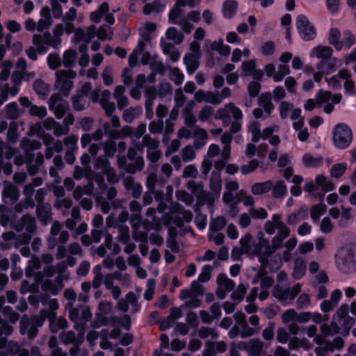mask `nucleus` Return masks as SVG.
Instances as JSON below:
<instances>
[{"mask_svg":"<svg viewBox=\"0 0 356 356\" xmlns=\"http://www.w3.org/2000/svg\"><path fill=\"white\" fill-rule=\"evenodd\" d=\"M64 26L63 24H56L53 29L54 36L48 31L42 34H34L32 42L35 46L38 47L39 54H44L47 52L48 47L51 46L57 49L61 43L60 36L63 35Z\"/></svg>","mask_w":356,"mask_h":356,"instance_id":"f257e3e1","label":"nucleus"},{"mask_svg":"<svg viewBox=\"0 0 356 356\" xmlns=\"http://www.w3.org/2000/svg\"><path fill=\"white\" fill-rule=\"evenodd\" d=\"M11 227L17 232L26 230L25 233L19 234L17 237V245H26L32 238V235L37 231V225L35 218L30 214L23 215L19 219L11 222Z\"/></svg>","mask_w":356,"mask_h":356,"instance_id":"f03ea898","label":"nucleus"},{"mask_svg":"<svg viewBox=\"0 0 356 356\" xmlns=\"http://www.w3.org/2000/svg\"><path fill=\"white\" fill-rule=\"evenodd\" d=\"M348 305L343 304L333 315L331 326L334 333H341L345 337L349 334L350 330L355 325V319L348 316Z\"/></svg>","mask_w":356,"mask_h":356,"instance_id":"7ed1b4c3","label":"nucleus"},{"mask_svg":"<svg viewBox=\"0 0 356 356\" xmlns=\"http://www.w3.org/2000/svg\"><path fill=\"white\" fill-rule=\"evenodd\" d=\"M70 319L74 323V327L77 330H83L86 323L91 320L92 313L88 306L81 304L76 307H69Z\"/></svg>","mask_w":356,"mask_h":356,"instance_id":"20e7f679","label":"nucleus"},{"mask_svg":"<svg viewBox=\"0 0 356 356\" xmlns=\"http://www.w3.org/2000/svg\"><path fill=\"white\" fill-rule=\"evenodd\" d=\"M353 140V133L350 128L345 124H338L333 131V142L334 145L341 149L348 147Z\"/></svg>","mask_w":356,"mask_h":356,"instance_id":"39448f33","label":"nucleus"},{"mask_svg":"<svg viewBox=\"0 0 356 356\" xmlns=\"http://www.w3.org/2000/svg\"><path fill=\"white\" fill-rule=\"evenodd\" d=\"M76 72L70 69L60 70L56 72L55 86L60 88V92L67 97L73 86V82L69 79L75 78Z\"/></svg>","mask_w":356,"mask_h":356,"instance_id":"423d86ee","label":"nucleus"},{"mask_svg":"<svg viewBox=\"0 0 356 356\" xmlns=\"http://www.w3.org/2000/svg\"><path fill=\"white\" fill-rule=\"evenodd\" d=\"M297 30L301 38L305 41L314 40L316 36L315 26L304 15H298L296 20Z\"/></svg>","mask_w":356,"mask_h":356,"instance_id":"0eeeda50","label":"nucleus"},{"mask_svg":"<svg viewBox=\"0 0 356 356\" xmlns=\"http://www.w3.org/2000/svg\"><path fill=\"white\" fill-rule=\"evenodd\" d=\"M14 163L16 165H22L25 163L26 165L27 171L29 175L33 176L36 175L40 170V167L44 163V156L41 152L37 153L35 160L28 161L26 154L17 156L14 159Z\"/></svg>","mask_w":356,"mask_h":356,"instance_id":"6e6552de","label":"nucleus"},{"mask_svg":"<svg viewBox=\"0 0 356 356\" xmlns=\"http://www.w3.org/2000/svg\"><path fill=\"white\" fill-rule=\"evenodd\" d=\"M94 168L96 170H100L104 174L109 183L115 184L118 181L119 179L115 169L111 166L109 161L105 156H100L95 159Z\"/></svg>","mask_w":356,"mask_h":356,"instance_id":"1a4fd4ad","label":"nucleus"},{"mask_svg":"<svg viewBox=\"0 0 356 356\" xmlns=\"http://www.w3.org/2000/svg\"><path fill=\"white\" fill-rule=\"evenodd\" d=\"M127 158L131 162L125 166V172L129 174H135L141 172L145 168L144 158L140 155L136 148L129 147L127 150Z\"/></svg>","mask_w":356,"mask_h":356,"instance_id":"9d476101","label":"nucleus"},{"mask_svg":"<svg viewBox=\"0 0 356 356\" xmlns=\"http://www.w3.org/2000/svg\"><path fill=\"white\" fill-rule=\"evenodd\" d=\"M49 109L54 113L56 118L61 119L66 113L69 105L58 93L53 94L48 101Z\"/></svg>","mask_w":356,"mask_h":356,"instance_id":"9b49d317","label":"nucleus"},{"mask_svg":"<svg viewBox=\"0 0 356 356\" xmlns=\"http://www.w3.org/2000/svg\"><path fill=\"white\" fill-rule=\"evenodd\" d=\"M216 282L218 287L216 293L217 297L220 300H223L226 297L227 293L232 291L235 287L234 281L228 278L227 276L222 273L218 275Z\"/></svg>","mask_w":356,"mask_h":356,"instance_id":"f8f14e48","label":"nucleus"},{"mask_svg":"<svg viewBox=\"0 0 356 356\" xmlns=\"http://www.w3.org/2000/svg\"><path fill=\"white\" fill-rule=\"evenodd\" d=\"M46 319V312L44 310L40 311V316H34L30 318L26 315H24L19 322V332L21 334L24 335L26 330L29 325L33 324L37 327L42 326Z\"/></svg>","mask_w":356,"mask_h":356,"instance_id":"ddd939ff","label":"nucleus"},{"mask_svg":"<svg viewBox=\"0 0 356 356\" xmlns=\"http://www.w3.org/2000/svg\"><path fill=\"white\" fill-rule=\"evenodd\" d=\"M19 102L24 108L29 109L31 116L37 117L39 119L44 118L47 115V110L44 106H37L33 104L27 97H21Z\"/></svg>","mask_w":356,"mask_h":356,"instance_id":"4468645a","label":"nucleus"},{"mask_svg":"<svg viewBox=\"0 0 356 356\" xmlns=\"http://www.w3.org/2000/svg\"><path fill=\"white\" fill-rule=\"evenodd\" d=\"M19 146L23 152L26 154L28 161H31L35 160L33 151L40 149L42 143L39 140H31L24 137L21 140Z\"/></svg>","mask_w":356,"mask_h":356,"instance_id":"2eb2a0df","label":"nucleus"},{"mask_svg":"<svg viewBox=\"0 0 356 356\" xmlns=\"http://www.w3.org/2000/svg\"><path fill=\"white\" fill-rule=\"evenodd\" d=\"M239 348L245 349L250 356H259L264 348V343L259 339L253 338L248 343L240 342Z\"/></svg>","mask_w":356,"mask_h":356,"instance_id":"dca6fc26","label":"nucleus"},{"mask_svg":"<svg viewBox=\"0 0 356 356\" xmlns=\"http://www.w3.org/2000/svg\"><path fill=\"white\" fill-rule=\"evenodd\" d=\"M35 213L43 226L47 225L52 220V209L49 203L38 204Z\"/></svg>","mask_w":356,"mask_h":356,"instance_id":"f3484780","label":"nucleus"},{"mask_svg":"<svg viewBox=\"0 0 356 356\" xmlns=\"http://www.w3.org/2000/svg\"><path fill=\"white\" fill-rule=\"evenodd\" d=\"M19 197V191L16 186L8 182L5 183L2 191V197L6 204L15 203Z\"/></svg>","mask_w":356,"mask_h":356,"instance_id":"a211bd4d","label":"nucleus"},{"mask_svg":"<svg viewBox=\"0 0 356 356\" xmlns=\"http://www.w3.org/2000/svg\"><path fill=\"white\" fill-rule=\"evenodd\" d=\"M0 356H30V352L27 349H22L17 343L10 341L5 350L0 352Z\"/></svg>","mask_w":356,"mask_h":356,"instance_id":"6ab92c4d","label":"nucleus"},{"mask_svg":"<svg viewBox=\"0 0 356 356\" xmlns=\"http://www.w3.org/2000/svg\"><path fill=\"white\" fill-rule=\"evenodd\" d=\"M308 218V208L306 205H302L297 211L291 213L287 217V223L290 225H295L301 220Z\"/></svg>","mask_w":356,"mask_h":356,"instance_id":"aec40b11","label":"nucleus"},{"mask_svg":"<svg viewBox=\"0 0 356 356\" xmlns=\"http://www.w3.org/2000/svg\"><path fill=\"white\" fill-rule=\"evenodd\" d=\"M123 182L125 188L131 192L133 197L138 198L140 197L143 191L142 186L140 183L135 182L133 177H126Z\"/></svg>","mask_w":356,"mask_h":356,"instance_id":"412c9836","label":"nucleus"},{"mask_svg":"<svg viewBox=\"0 0 356 356\" xmlns=\"http://www.w3.org/2000/svg\"><path fill=\"white\" fill-rule=\"evenodd\" d=\"M62 343L65 345L82 344L84 341L83 334H76L72 330L63 332L60 336Z\"/></svg>","mask_w":356,"mask_h":356,"instance_id":"4be33fe9","label":"nucleus"},{"mask_svg":"<svg viewBox=\"0 0 356 356\" xmlns=\"http://www.w3.org/2000/svg\"><path fill=\"white\" fill-rule=\"evenodd\" d=\"M49 321L50 323V330L52 333H56L60 329H65L67 327L68 323L63 317L56 318L55 312H49Z\"/></svg>","mask_w":356,"mask_h":356,"instance_id":"5701e85b","label":"nucleus"},{"mask_svg":"<svg viewBox=\"0 0 356 356\" xmlns=\"http://www.w3.org/2000/svg\"><path fill=\"white\" fill-rule=\"evenodd\" d=\"M338 60L336 58H330L326 60H321L317 65L316 68L319 71H322L325 74H329L337 67Z\"/></svg>","mask_w":356,"mask_h":356,"instance_id":"b1692460","label":"nucleus"},{"mask_svg":"<svg viewBox=\"0 0 356 356\" xmlns=\"http://www.w3.org/2000/svg\"><path fill=\"white\" fill-rule=\"evenodd\" d=\"M54 166L49 168V175L55 179L56 183L61 181V178L58 175V170H61L64 168V163L60 155H56L53 159Z\"/></svg>","mask_w":356,"mask_h":356,"instance_id":"393cba45","label":"nucleus"},{"mask_svg":"<svg viewBox=\"0 0 356 356\" xmlns=\"http://www.w3.org/2000/svg\"><path fill=\"white\" fill-rule=\"evenodd\" d=\"M33 89L40 99L46 98L50 92L49 85L40 79L34 81Z\"/></svg>","mask_w":356,"mask_h":356,"instance_id":"a878e982","label":"nucleus"},{"mask_svg":"<svg viewBox=\"0 0 356 356\" xmlns=\"http://www.w3.org/2000/svg\"><path fill=\"white\" fill-rule=\"evenodd\" d=\"M238 8V3L235 0H227L222 4V15L226 19L232 18Z\"/></svg>","mask_w":356,"mask_h":356,"instance_id":"bb28decb","label":"nucleus"},{"mask_svg":"<svg viewBox=\"0 0 356 356\" xmlns=\"http://www.w3.org/2000/svg\"><path fill=\"white\" fill-rule=\"evenodd\" d=\"M184 63L186 66V70L189 74H193L200 65L198 58L192 53H188L185 55Z\"/></svg>","mask_w":356,"mask_h":356,"instance_id":"cd10ccee","label":"nucleus"},{"mask_svg":"<svg viewBox=\"0 0 356 356\" xmlns=\"http://www.w3.org/2000/svg\"><path fill=\"white\" fill-rule=\"evenodd\" d=\"M341 32L337 28H332L330 30L328 35V42L334 47L336 50L340 51L343 48V44L341 42Z\"/></svg>","mask_w":356,"mask_h":356,"instance_id":"c85d7f7f","label":"nucleus"},{"mask_svg":"<svg viewBox=\"0 0 356 356\" xmlns=\"http://www.w3.org/2000/svg\"><path fill=\"white\" fill-rule=\"evenodd\" d=\"M71 102L73 108L76 111H83L90 105V102L87 97L77 94L71 97Z\"/></svg>","mask_w":356,"mask_h":356,"instance_id":"c756f323","label":"nucleus"},{"mask_svg":"<svg viewBox=\"0 0 356 356\" xmlns=\"http://www.w3.org/2000/svg\"><path fill=\"white\" fill-rule=\"evenodd\" d=\"M273 220L274 222H275L276 228L278 229V232L276 236H277L280 238H282V240H284L290 234L289 228L284 225L282 221H280V217L279 215H273Z\"/></svg>","mask_w":356,"mask_h":356,"instance_id":"7c9ffc66","label":"nucleus"},{"mask_svg":"<svg viewBox=\"0 0 356 356\" xmlns=\"http://www.w3.org/2000/svg\"><path fill=\"white\" fill-rule=\"evenodd\" d=\"M333 49L329 46H318L312 51V55H315L318 58L326 60L332 58Z\"/></svg>","mask_w":356,"mask_h":356,"instance_id":"2f4dec72","label":"nucleus"},{"mask_svg":"<svg viewBox=\"0 0 356 356\" xmlns=\"http://www.w3.org/2000/svg\"><path fill=\"white\" fill-rule=\"evenodd\" d=\"M168 238L166 239L167 246L174 252L179 250V244L177 241V230L175 227H170L168 230Z\"/></svg>","mask_w":356,"mask_h":356,"instance_id":"473e14b6","label":"nucleus"},{"mask_svg":"<svg viewBox=\"0 0 356 356\" xmlns=\"http://www.w3.org/2000/svg\"><path fill=\"white\" fill-rule=\"evenodd\" d=\"M273 187V181L270 180L255 183L252 186L251 191L255 195H260L267 193Z\"/></svg>","mask_w":356,"mask_h":356,"instance_id":"72a5a7b5","label":"nucleus"},{"mask_svg":"<svg viewBox=\"0 0 356 356\" xmlns=\"http://www.w3.org/2000/svg\"><path fill=\"white\" fill-rule=\"evenodd\" d=\"M252 240V236L250 234H245V236L241 238L240 240V248L238 249L237 248H235L232 250V256L234 255V252H238L239 254H248L251 250V246L250 245V243Z\"/></svg>","mask_w":356,"mask_h":356,"instance_id":"f704fd0d","label":"nucleus"},{"mask_svg":"<svg viewBox=\"0 0 356 356\" xmlns=\"http://www.w3.org/2000/svg\"><path fill=\"white\" fill-rule=\"evenodd\" d=\"M270 93L261 94L258 99V104L260 106H262L267 114H270L274 106L271 101Z\"/></svg>","mask_w":356,"mask_h":356,"instance_id":"c9c22d12","label":"nucleus"},{"mask_svg":"<svg viewBox=\"0 0 356 356\" xmlns=\"http://www.w3.org/2000/svg\"><path fill=\"white\" fill-rule=\"evenodd\" d=\"M77 54L74 49L66 50L63 55L62 63L67 68H70L76 64Z\"/></svg>","mask_w":356,"mask_h":356,"instance_id":"e433bc0d","label":"nucleus"},{"mask_svg":"<svg viewBox=\"0 0 356 356\" xmlns=\"http://www.w3.org/2000/svg\"><path fill=\"white\" fill-rule=\"evenodd\" d=\"M272 195L274 198L283 199L287 193L286 186L282 180L277 181L273 184Z\"/></svg>","mask_w":356,"mask_h":356,"instance_id":"4c0bfd02","label":"nucleus"},{"mask_svg":"<svg viewBox=\"0 0 356 356\" xmlns=\"http://www.w3.org/2000/svg\"><path fill=\"white\" fill-rule=\"evenodd\" d=\"M210 188L212 191L219 193L222 188L221 174L218 171H213L210 179Z\"/></svg>","mask_w":356,"mask_h":356,"instance_id":"58836bf2","label":"nucleus"},{"mask_svg":"<svg viewBox=\"0 0 356 356\" xmlns=\"http://www.w3.org/2000/svg\"><path fill=\"white\" fill-rule=\"evenodd\" d=\"M143 112L141 107H131L125 109L122 114V119L127 123H131L136 117L140 115Z\"/></svg>","mask_w":356,"mask_h":356,"instance_id":"ea45409f","label":"nucleus"},{"mask_svg":"<svg viewBox=\"0 0 356 356\" xmlns=\"http://www.w3.org/2000/svg\"><path fill=\"white\" fill-rule=\"evenodd\" d=\"M306 272V263L301 259L296 260L294 268L292 273L293 277L296 280H300L303 277Z\"/></svg>","mask_w":356,"mask_h":356,"instance_id":"a19ab883","label":"nucleus"},{"mask_svg":"<svg viewBox=\"0 0 356 356\" xmlns=\"http://www.w3.org/2000/svg\"><path fill=\"white\" fill-rule=\"evenodd\" d=\"M272 294L279 301H286L289 298V288L284 289L279 284H276L272 290Z\"/></svg>","mask_w":356,"mask_h":356,"instance_id":"79ce46f5","label":"nucleus"},{"mask_svg":"<svg viewBox=\"0 0 356 356\" xmlns=\"http://www.w3.org/2000/svg\"><path fill=\"white\" fill-rule=\"evenodd\" d=\"M302 163L307 168L318 167L323 163V157H314L311 154H305L302 157Z\"/></svg>","mask_w":356,"mask_h":356,"instance_id":"37998d69","label":"nucleus"},{"mask_svg":"<svg viewBox=\"0 0 356 356\" xmlns=\"http://www.w3.org/2000/svg\"><path fill=\"white\" fill-rule=\"evenodd\" d=\"M227 224V220L223 216H218L212 218L209 224V229L211 232H216L222 229Z\"/></svg>","mask_w":356,"mask_h":356,"instance_id":"c03bdc74","label":"nucleus"},{"mask_svg":"<svg viewBox=\"0 0 356 356\" xmlns=\"http://www.w3.org/2000/svg\"><path fill=\"white\" fill-rule=\"evenodd\" d=\"M327 209V207L325 204H314L310 209V216L312 219L316 222L317 221L321 216H322Z\"/></svg>","mask_w":356,"mask_h":356,"instance_id":"a18cd8bd","label":"nucleus"},{"mask_svg":"<svg viewBox=\"0 0 356 356\" xmlns=\"http://www.w3.org/2000/svg\"><path fill=\"white\" fill-rule=\"evenodd\" d=\"M96 34L97 38L101 40H105L106 39L111 40L113 35V31L111 28L102 25L98 30L96 31Z\"/></svg>","mask_w":356,"mask_h":356,"instance_id":"49530a36","label":"nucleus"},{"mask_svg":"<svg viewBox=\"0 0 356 356\" xmlns=\"http://www.w3.org/2000/svg\"><path fill=\"white\" fill-rule=\"evenodd\" d=\"M142 143L147 148V151L158 149L159 146V141L152 138L149 134H146L143 137Z\"/></svg>","mask_w":356,"mask_h":356,"instance_id":"de8ad7c7","label":"nucleus"},{"mask_svg":"<svg viewBox=\"0 0 356 356\" xmlns=\"http://www.w3.org/2000/svg\"><path fill=\"white\" fill-rule=\"evenodd\" d=\"M172 88L169 82L163 81L158 86V96L160 99L165 98L167 95L172 94Z\"/></svg>","mask_w":356,"mask_h":356,"instance_id":"09e8293b","label":"nucleus"},{"mask_svg":"<svg viewBox=\"0 0 356 356\" xmlns=\"http://www.w3.org/2000/svg\"><path fill=\"white\" fill-rule=\"evenodd\" d=\"M347 168V165L345 163H340L334 164L330 169V175L332 177L339 179L343 176Z\"/></svg>","mask_w":356,"mask_h":356,"instance_id":"8fccbe9b","label":"nucleus"},{"mask_svg":"<svg viewBox=\"0 0 356 356\" xmlns=\"http://www.w3.org/2000/svg\"><path fill=\"white\" fill-rule=\"evenodd\" d=\"M18 126L16 122H12L8 129L6 138L8 143H15L18 138L17 134Z\"/></svg>","mask_w":356,"mask_h":356,"instance_id":"3c124183","label":"nucleus"},{"mask_svg":"<svg viewBox=\"0 0 356 356\" xmlns=\"http://www.w3.org/2000/svg\"><path fill=\"white\" fill-rule=\"evenodd\" d=\"M248 131L252 134V141L253 143H257L261 136L260 124L258 122H253L250 123L248 127Z\"/></svg>","mask_w":356,"mask_h":356,"instance_id":"603ef678","label":"nucleus"},{"mask_svg":"<svg viewBox=\"0 0 356 356\" xmlns=\"http://www.w3.org/2000/svg\"><path fill=\"white\" fill-rule=\"evenodd\" d=\"M48 66L55 70L61 66L62 60L57 53L49 54L47 58Z\"/></svg>","mask_w":356,"mask_h":356,"instance_id":"864d4df0","label":"nucleus"},{"mask_svg":"<svg viewBox=\"0 0 356 356\" xmlns=\"http://www.w3.org/2000/svg\"><path fill=\"white\" fill-rule=\"evenodd\" d=\"M5 108L8 118L15 120L19 116V108L16 102L9 103L6 105Z\"/></svg>","mask_w":356,"mask_h":356,"instance_id":"5fc2aeb1","label":"nucleus"},{"mask_svg":"<svg viewBox=\"0 0 356 356\" xmlns=\"http://www.w3.org/2000/svg\"><path fill=\"white\" fill-rule=\"evenodd\" d=\"M56 285L52 280H46L42 284V289L43 291L55 296L60 291L59 287Z\"/></svg>","mask_w":356,"mask_h":356,"instance_id":"6e6d98bb","label":"nucleus"},{"mask_svg":"<svg viewBox=\"0 0 356 356\" xmlns=\"http://www.w3.org/2000/svg\"><path fill=\"white\" fill-rule=\"evenodd\" d=\"M341 42L343 44V47L350 49L355 43V36L350 31L346 30L343 31V40Z\"/></svg>","mask_w":356,"mask_h":356,"instance_id":"4d7b16f0","label":"nucleus"},{"mask_svg":"<svg viewBox=\"0 0 356 356\" xmlns=\"http://www.w3.org/2000/svg\"><path fill=\"white\" fill-rule=\"evenodd\" d=\"M78 136L71 134L63 139V144L67 147L66 150L77 151Z\"/></svg>","mask_w":356,"mask_h":356,"instance_id":"13d9d810","label":"nucleus"},{"mask_svg":"<svg viewBox=\"0 0 356 356\" xmlns=\"http://www.w3.org/2000/svg\"><path fill=\"white\" fill-rule=\"evenodd\" d=\"M246 293V286L240 284L237 289L231 294L230 298L236 302H241Z\"/></svg>","mask_w":356,"mask_h":356,"instance_id":"bf43d9fd","label":"nucleus"},{"mask_svg":"<svg viewBox=\"0 0 356 356\" xmlns=\"http://www.w3.org/2000/svg\"><path fill=\"white\" fill-rule=\"evenodd\" d=\"M186 188L191 191L197 197L204 191V185L202 182L196 183L194 181H189L186 184Z\"/></svg>","mask_w":356,"mask_h":356,"instance_id":"052dcab7","label":"nucleus"},{"mask_svg":"<svg viewBox=\"0 0 356 356\" xmlns=\"http://www.w3.org/2000/svg\"><path fill=\"white\" fill-rule=\"evenodd\" d=\"M166 38L168 40H174L176 43L179 44L182 42L184 39V36L182 34H179L176 28L170 27L166 31L165 33Z\"/></svg>","mask_w":356,"mask_h":356,"instance_id":"680f3d73","label":"nucleus"},{"mask_svg":"<svg viewBox=\"0 0 356 356\" xmlns=\"http://www.w3.org/2000/svg\"><path fill=\"white\" fill-rule=\"evenodd\" d=\"M163 5L159 1H154L152 3H146L143 7V13L145 15H149L152 12H160L163 10Z\"/></svg>","mask_w":356,"mask_h":356,"instance_id":"e2e57ef3","label":"nucleus"},{"mask_svg":"<svg viewBox=\"0 0 356 356\" xmlns=\"http://www.w3.org/2000/svg\"><path fill=\"white\" fill-rule=\"evenodd\" d=\"M197 198L202 204L206 203L209 206H212L215 201L213 194L205 191H203Z\"/></svg>","mask_w":356,"mask_h":356,"instance_id":"0e129e2a","label":"nucleus"},{"mask_svg":"<svg viewBox=\"0 0 356 356\" xmlns=\"http://www.w3.org/2000/svg\"><path fill=\"white\" fill-rule=\"evenodd\" d=\"M178 200L184 202L187 206H190L194 201L193 196L185 191H179L176 193Z\"/></svg>","mask_w":356,"mask_h":356,"instance_id":"69168bd1","label":"nucleus"},{"mask_svg":"<svg viewBox=\"0 0 356 356\" xmlns=\"http://www.w3.org/2000/svg\"><path fill=\"white\" fill-rule=\"evenodd\" d=\"M104 152L106 158L113 157L116 152V144L113 140H107L104 145Z\"/></svg>","mask_w":356,"mask_h":356,"instance_id":"338daca9","label":"nucleus"},{"mask_svg":"<svg viewBox=\"0 0 356 356\" xmlns=\"http://www.w3.org/2000/svg\"><path fill=\"white\" fill-rule=\"evenodd\" d=\"M64 297L68 301L66 307H72L76 300L77 295L72 288L66 289L64 291Z\"/></svg>","mask_w":356,"mask_h":356,"instance_id":"774afa93","label":"nucleus"}]
</instances>
